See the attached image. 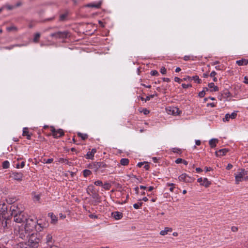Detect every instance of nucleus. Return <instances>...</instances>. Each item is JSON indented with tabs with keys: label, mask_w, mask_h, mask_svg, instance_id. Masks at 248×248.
<instances>
[{
	"label": "nucleus",
	"mask_w": 248,
	"mask_h": 248,
	"mask_svg": "<svg viewBox=\"0 0 248 248\" xmlns=\"http://www.w3.org/2000/svg\"><path fill=\"white\" fill-rule=\"evenodd\" d=\"M174 80L175 82L178 83H180L183 80L182 79H181L178 77H175Z\"/></svg>",
	"instance_id": "nucleus-54"
},
{
	"label": "nucleus",
	"mask_w": 248,
	"mask_h": 248,
	"mask_svg": "<svg viewBox=\"0 0 248 248\" xmlns=\"http://www.w3.org/2000/svg\"><path fill=\"white\" fill-rule=\"evenodd\" d=\"M50 131L54 138L58 139L64 135V131L62 129H56L54 126L50 127Z\"/></svg>",
	"instance_id": "nucleus-6"
},
{
	"label": "nucleus",
	"mask_w": 248,
	"mask_h": 248,
	"mask_svg": "<svg viewBox=\"0 0 248 248\" xmlns=\"http://www.w3.org/2000/svg\"><path fill=\"white\" fill-rule=\"evenodd\" d=\"M172 151L174 153H178L180 152V149H179V148H174L172 149Z\"/></svg>",
	"instance_id": "nucleus-59"
},
{
	"label": "nucleus",
	"mask_w": 248,
	"mask_h": 248,
	"mask_svg": "<svg viewBox=\"0 0 248 248\" xmlns=\"http://www.w3.org/2000/svg\"><path fill=\"white\" fill-rule=\"evenodd\" d=\"M32 133H30L28 127H24L23 129L22 135L23 136H26L28 140H31Z\"/></svg>",
	"instance_id": "nucleus-15"
},
{
	"label": "nucleus",
	"mask_w": 248,
	"mask_h": 248,
	"mask_svg": "<svg viewBox=\"0 0 248 248\" xmlns=\"http://www.w3.org/2000/svg\"><path fill=\"white\" fill-rule=\"evenodd\" d=\"M58 162L59 163H64L65 164H69V163L68 160L66 158H60L58 159Z\"/></svg>",
	"instance_id": "nucleus-32"
},
{
	"label": "nucleus",
	"mask_w": 248,
	"mask_h": 248,
	"mask_svg": "<svg viewBox=\"0 0 248 248\" xmlns=\"http://www.w3.org/2000/svg\"><path fill=\"white\" fill-rule=\"evenodd\" d=\"M98 170L99 169L106 168L107 167V164L103 162H98Z\"/></svg>",
	"instance_id": "nucleus-29"
},
{
	"label": "nucleus",
	"mask_w": 248,
	"mask_h": 248,
	"mask_svg": "<svg viewBox=\"0 0 248 248\" xmlns=\"http://www.w3.org/2000/svg\"><path fill=\"white\" fill-rule=\"evenodd\" d=\"M32 233L23 226V224L18 226V228H16L15 229V233L22 239H27Z\"/></svg>",
	"instance_id": "nucleus-2"
},
{
	"label": "nucleus",
	"mask_w": 248,
	"mask_h": 248,
	"mask_svg": "<svg viewBox=\"0 0 248 248\" xmlns=\"http://www.w3.org/2000/svg\"><path fill=\"white\" fill-rule=\"evenodd\" d=\"M92 197L93 199L96 200V201L98 202H100L101 200V197L99 196V195L96 193V192H94L92 194Z\"/></svg>",
	"instance_id": "nucleus-25"
},
{
	"label": "nucleus",
	"mask_w": 248,
	"mask_h": 248,
	"mask_svg": "<svg viewBox=\"0 0 248 248\" xmlns=\"http://www.w3.org/2000/svg\"><path fill=\"white\" fill-rule=\"evenodd\" d=\"M102 1L101 0L97 3H91L87 4L86 6L88 7L99 8L102 4Z\"/></svg>",
	"instance_id": "nucleus-18"
},
{
	"label": "nucleus",
	"mask_w": 248,
	"mask_h": 248,
	"mask_svg": "<svg viewBox=\"0 0 248 248\" xmlns=\"http://www.w3.org/2000/svg\"><path fill=\"white\" fill-rule=\"evenodd\" d=\"M94 184L97 186H102L103 183L100 180H97L94 182Z\"/></svg>",
	"instance_id": "nucleus-49"
},
{
	"label": "nucleus",
	"mask_w": 248,
	"mask_h": 248,
	"mask_svg": "<svg viewBox=\"0 0 248 248\" xmlns=\"http://www.w3.org/2000/svg\"><path fill=\"white\" fill-rule=\"evenodd\" d=\"M196 57H194L193 56H185L184 57V60L186 61H189L190 60L192 61H194L195 60Z\"/></svg>",
	"instance_id": "nucleus-35"
},
{
	"label": "nucleus",
	"mask_w": 248,
	"mask_h": 248,
	"mask_svg": "<svg viewBox=\"0 0 248 248\" xmlns=\"http://www.w3.org/2000/svg\"><path fill=\"white\" fill-rule=\"evenodd\" d=\"M48 216L51 218V223L55 224L57 222L58 217L53 213H48Z\"/></svg>",
	"instance_id": "nucleus-17"
},
{
	"label": "nucleus",
	"mask_w": 248,
	"mask_h": 248,
	"mask_svg": "<svg viewBox=\"0 0 248 248\" xmlns=\"http://www.w3.org/2000/svg\"><path fill=\"white\" fill-rule=\"evenodd\" d=\"M92 174V172L89 170H84L83 171V175L84 177H87Z\"/></svg>",
	"instance_id": "nucleus-31"
},
{
	"label": "nucleus",
	"mask_w": 248,
	"mask_h": 248,
	"mask_svg": "<svg viewBox=\"0 0 248 248\" xmlns=\"http://www.w3.org/2000/svg\"><path fill=\"white\" fill-rule=\"evenodd\" d=\"M67 16V15L66 14H63L61 15L60 16V21L64 20L66 18Z\"/></svg>",
	"instance_id": "nucleus-48"
},
{
	"label": "nucleus",
	"mask_w": 248,
	"mask_h": 248,
	"mask_svg": "<svg viewBox=\"0 0 248 248\" xmlns=\"http://www.w3.org/2000/svg\"><path fill=\"white\" fill-rule=\"evenodd\" d=\"M34 198L35 200L38 201L40 199V196L39 195H36L34 196Z\"/></svg>",
	"instance_id": "nucleus-62"
},
{
	"label": "nucleus",
	"mask_w": 248,
	"mask_h": 248,
	"mask_svg": "<svg viewBox=\"0 0 248 248\" xmlns=\"http://www.w3.org/2000/svg\"><path fill=\"white\" fill-rule=\"evenodd\" d=\"M218 142V140L217 139H212L209 140V144L210 147L213 148L216 146V144Z\"/></svg>",
	"instance_id": "nucleus-21"
},
{
	"label": "nucleus",
	"mask_w": 248,
	"mask_h": 248,
	"mask_svg": "<svg viewBox=\"0 0 248 248\" xmlns=\"http://www.w3.org/2000/svg\"><path fill=\"white\" fill-rule=\"evenodd\" d=\"M36 233L32 232L28 238V245L32 248H36L38 246L40 239L37 237Z\"/></svg>",
	"instance_id": "nucleus-4"
},
{
	"label": "nucleus",
	"mask_w": 248,
	"mask_h": 248,
	"mask_svg": "<svg viewBox=\"0 0 248 248\" xmlns=\"http://www.w3.org/2000/svg\"><path fill=\"white\" fill-rule=\"evenodd\" d=\"M182 87L184 89H187V88H188L189 87H192L191 84H185V83H183L182 84Z\"/></svg>",
	"instance_id": "nucleus-53"
},
{
	"label": "nucleus",
	"mask_w": 248,
	"mask_h": 248,
	"mask_svg": "<svg viewBox=\"0 0 248 248\" xmlns=\"http://www.w3.org/2000/svg\"><path fill=\"white\" fill-rule=\"evenodd\" d=\"M25 221L26 223L23 226L31 232H33L35 228L38 231H41L44 227L41 223L38 222L39 220H37L36 218H26Z\"/></svg>",
	"instance_id": "nucleus-1"
},
{
	"label": "nucleus",
	"mask_w": 248,
	"mask_h": 248,
	"mask_svg": "<svg viewBox=\"0 0 248 248\" xmlns=\"http://www.w3.org/2000/svg\"><path fill=\"white\" fill-rule=\"evenodd\" d=\"M180 181L184 182L186 183H191L194 182L195 179L192 177L189 176L186 173H183L178 177Z\"/></svg>",
	"instance_id": "nucleus-8"
},
{
	"label": "nucleus",
	"mask_w": 248,
	"mask_h": 248,
	"mask_svg": "<svg viewBox=\"0 0 248 248\" xmlns=\"http://www.w3.org/2000/svg\"><path fill=\"white\" fill-rule=\"evenodd\" d=\"M67 31H58L56 32L52 33L50 34V36L52 37H55L56 38H62L64 39L67 36Z\"/></svg>",
	"instance_id": "nucleus-10"
},
{
	"label": "nucleus",
	"mask_w": 248,
	"mask_h": 248,
	"mask_svg": "<svg viewBox=\"0 0 248 248\" xmlns=\"http://www.w3.org/2000/svg\"><path fill=\"white\" fill-rule=\"evenodd\" d=\"M217 75V73L215 71H213L210 74V76L212 78L215 77Z\"/></svg>",
	"instance_id": "nucleus-60"
},
{
	"label": "nucleus",
	"mask_w": 248,
	"mask_h": 248,
	"mask_svg": "<svg viewBox=\"0 0 248 248\" xmlns=\"http://www.w3.org/2000/svg\"><path fill=\"white\" fill-rule=\"evenodd\" d=\"M142 202H138L137 203H135L133 204V207L135 209H138L140 208V207L142 206Z\"/></svg>",
	"instance_id": "nucleus-40"
},
{
	"label": "nucleus",
	"mask_w": 248,
	"mask_h": 248,
	"mask_svg": "<svg viewBox=\"0 0 248 248\" xmlns=\"http://www.w3.org/2000/svg\"><path fill=\"white\" fill-rule=\"evenodd\" d=\"M25 166V162L22 161L20 163H18L16 164V168L17 169L23 168Z\"/></svg>",
	"instance_id": "nucleus-42"
},
{
	"label": "nucleus",
	"mask_w": 248,
	"mask_h": 248,
	"mask_svg": "<svg viewBox=\"0 0 248 248\" xmlns=\"http://www.w3.org/2000/svg\"><path fill=\"white\" fill-rule=\"evenodd\" d=\"M22 5V2L21 1L17 2L15 6V8L21 6Z\"/></svg>",
	"instance_id": "nucleus-57"
},
{
	"label": "nucleus",
	"mask_w": 248,
	"mask_h": 248,
	"mask_svg": "<svg viewBox=\"0 0 248 248\" xmlns=\"http://www.w3.org/2000/svg\"><path fill=\"white\" fill-rule=\"evenodd\" d=\"M102 186L106 190H109L111 187V185L109 183L106 182L102 185Z\"/></svg>",
	"instance_id": "nucleus-38"
},
{
	"label": "nucleus",
	"mask_w": 248,
	"mask_h": 248,
	"mask_svg": "<svg viewBox=\"0 0 248 248\" xmlns=\"http://www.w3.org/2000/svg\"><path fill=\"white\" fill-rule=\"evenodd\" d=\"M14 205L11 206L10 209L12 211V214L14 216V220L17 223H21L26 220L27 218L24 215V213L20 211L18 213H16V208Z\"/></svg>",
	"instance_id": "nucleus-3"
},
{
	"label": "nucleus",
	"mask_w": 248,
	"mask_h": 248,
	"mask_svg": "<svg viewBox=\"0 0 248 248\" xmlns=\"http://www.w3.org/2000/svg\"><path fill=\"white\" fill-rule=\"evenodd\" d=\"M55 240L53 238L52 233H46L45 238L42 240L41 243L45 246L49 247L54 244Z\"/></svg>",
	"instance_id": "nucleus-5"
},
{
	"label": "nucleus",
	"mask_w": 248,
	"mask_h": 248,
	"mask_svg": "<svg viewBox=\"0 0 248 248\" xmlns=\"http://www.w3.org/2000/svg\"><path fill=\"white\" fill-rule=\"evenodd\" d=\"M89 217L90 218H94V219H96L98 218V217L97 215H94V214H90L89 215Z\"/></svg>",
	"instance_id": "nucleus-55"
},
{
	"label": "nucleus",
	"mask_w": 248,
	"mask_h": 248,
	"mask_svg": "<svg viewBox=\"0 0 248 248\" xmlns=\"http://www.w3.org/2000/svg\"><path fill=\"white\" fill-rule=\"evenodd\" d=\"M162 80H163V81L164 82H170V79L169 78H162Z\"/></svg>",
	"instance_id": "nucleus-63"
},
{
	"label": "nucleus",
	"mask_w": 248,
	"mask_h": 248,
	"mask_svg": "<svg viewBox=\"0 0 248 248\" xmlns=\"http://www.w3.org/2000/svg\"><path fill=\"white\" fill-rule=\"evenodd\" d=\"M167 186H170V188L169 190L171 192H173V190H174V185L175 184H173V183H167Z\"/></svg>",
	"instance_id": "nucleus-43"
},
{
	"label": "nucleus",
	"mask_w": 248,
	"mask_h": 248,
	"mask_svg": "<svg viewBox=\"0 0 248 248\" xmlns=\"http://www.w3.org/2000/svg\"><path fill=\"white\" fill-rule=\"evenodd\" d=\"M151 75L153 76H156L159 75V73L156 70H153L151 72Z\"/></svg>",
	"instance_id": "nucleus-50"
},
{
	"label": "nucleus",
	"mask_w": 248,
	"mask_h": 248,
	"mask_svg": "<svg viewBox=\"0 0 248 248\" xmlns=\"http://www.w3.org/2000/svg\"><path fill=\"white\" fill-rule=\"evenodd\" d=\"M222 95L223 96V97L224 98H228L229 97H231L232 94L230 93V92H229L228 91H226L223 92V93L222 94Z\"/></svg>",
	"instance_id": "nucleus-39"
},
{
	"label": "nucleus",
	"mask_w": 248,
	"mask_h": 248,
	"mask_svg": "<svg viewBox=\"0 0 248 248\" xmlns=\"http://www.w3.org/2000/svg\"><path fill=\"white\" fill-rule=\"evenodd\" d=\"M2 168L3 169H8L10 166V163L8 161L6 160L2 163Z\"/></svg>",
	"instance_id": "nucleus-37"
},
{
	"label": "nucleus",
	"mask_w": 248,
	"mask_h": 248,
	"mask_svg": "<svg viewBox=\"0 0 248 248\" xmlns=\"http://www.w3.org/2000/svg\"><path fill=\"white\" fill-rule=\"evenodd\" d=\"M237 116V111H234L232 114L227 113L225 115V118L223 119L224 122H228L230 119H234Z\"/></svg>",
	"instance_id": "nucleus-11"
},
{
	"label": "nucleus",
	"mask_w": 248,
	"mask_h": 248,
	"mask_svg": "<svg viewBox=\"0 0 248 248\" xmlns=\"http://www.w3.org/2000/svg\"><path fill=\"white\" fill-rule=\"evenodd\" d=\"M172 114H174V115H176L177 114H178V111H179V109L177 108H172ZM170 111H171V110H170Z\"/></svg>",
	"instance_id": "nucleus-46"
},
{
	"label": "nucleus",
	"mask_w": 248,
	"mask_h": 248,
	"mask_svg": "<svg viewBox=\"0 0 248 248\" xmlns=\"http://www.w3.org/2000/svg\"><path fill=\"white\" fill-rule=\"evenodd\" d=\"M205 94V91L202 90V91L200 92L199 93V96L201 98H202L204 96Z\"/></svg>",
	"instance_id": "nucleus-51"
},
{
	"label": "nucleus",
	"mask_w": 248,
	"mask_h": 248,
	"mask_svg": "<svg viewBox=\"0 0 248 248\" xmlns=\"http://www.w3.org/2000/svg\"><path fill=\"white\" fill-rule=\"evenodd\" d=\"M77 135L78 137L81 138V139L84 140H86L88 137V136L87 134H83L80 132L78 133Z\"/></svg>",
	"instance_id": "nucleus-27"
},
{
	"label": "nucleus",
	"mask_w": 248,
	"mask_h": 248,
	"mask_svg": "<svg viewBox=\"0 0 248 248\" xmlns=\"http://www.w3.org/2000/svg\"><path fill=\"white\" fill-rule=\"evenodd\" d=\"M248 174V171L245 169H242L238 174L235 176V179L236 184H239L244 180V178Z\"/></svg>",
	"instance_id": "nucleus-7"
},
{
	"label": "nucleus",
	"mask_w": 248,
	"mask_h": 248,
	"mask_svg": "<svg viewBox=\"0 0 248 248\" xmlns=\"http://www.w3.org/2000/svg\"><path fill=\"white\" fill-rule=\"evenodd\" d=\"M4 8H6L8 10H12L14 9L15 8L14 5H11L9 4H6L4 6Z\"/></svg>",
	"instance_id": "nucleus-44"
},
{
	"label": "nucleus",
	"mask_w": 248,
	"mask_h": 248,
	"mask_svg": "<svg viewBox=\"0 0 248 248\" xmlns=\"http://www.w3.org/2000/svg\"><path fill=\"white\" fill-rule=\"evenodd\" d=\"M208 86L210 89L211 92H216L218 91V88L217 86H215L214 83H209Z\"/></svg>",
	"instance_id": "nucleus-20"
},
{
	"label": "nucleus",
	"mask_w": 248,
	"mask_h": 248,
	"mask_svg": "<svg viewBox=\"0 0 248 248\" xmlns=\"http://www.w3.org/2000/svg\"><path fill=\"white\" fill-rule=\"evenodd\" d=\"M17 28L15 26H11V27H8L7 28V30L8 31H17Z\"/></svg>",
	"instance_id": "nucleus-45"
},
{
	"label": "nucleus",
	"mask_w": 248,
	"mask_h": 248,
	"mask_svg": "<svg viewBox=\"0 0 248 248\" xmlns=\"http://www.w3.org/2000/svg\"><path fill=\"white\" fill-rule=\"evenodd\" d=\"M143 113L145 115H147L149 113V111L147 108H144L142 110Z\"/></svg>",
	"instance_id": "nucleus-61"
},
{
	"label": "nucleus",
	"mask_w": 248,
	"mask_h": 248,
	"mask_svg": "<svg viewBox=\"0 0 248 248\" xmlns=\"http://www.w3.org/2000/svg\"><path fill=\"white\" fill-rule=\"evenodd\" d=\"M129 161L127 158H122L120 160V163L122 165L126 166L129 164Z\"/></svg>",
	"instance_id": "nucleus-26"
},
{
	"label": "nucleus",
	"mask_w": 248,
	"mask_h": 248,
	"mask_svg": "<svg viewBox=\"0 0 248 248\" xmlns=\"http://www.w3.org/2000/svg\"><path fill=\"white\" fill-rule=\"evenodd\" d=\"M182 79H183V80H185V81H186V80L191 81L192 80V77H191L190 76H187V77H186V78H184Z\"/></svg>",
	"instance_id": "nucleus-56"
},
{
	"label": "nucleus",
	"mask_w": 248,
	"mask_h": 248,
	"mask_svg": "<svg viewBox=\"0 0 248 248\" xmlns=\"http://www.w3.org/2000/svg\"><path fill=\"white\" fill-rule=\"evenodd\" d=\"M111 216L116 220H119L122 218L123 213L120 212L115 211L111 213Z\"/></svg>",
	"instance_id": "nucleus-16"
},
{
	"label": "nucleus",
	"mask_w": 248,
	"mask_h": 248,
	"mask_svg": "<svg viewBox=\"0 0 248 248\" xmlns=\"http://www.w3.org/2000/svg\"><path fill=\"white\" fill-rule=\"evenodd\" d=\"M44 248H59L58 246L55 245L54 244L50 246L49 247L48 246H45Z\"/></svg>",
	"instance_id": "nucleus-58"
},
{
	"label": "nucleus",
	"mask_w": 248,
	"mask_h": 248,
	"mask_svg": "<svg viewBox=\"0 0 248 248\" xmlns=\"http://www.w3.org/2000/svg\"><path fill=\"white\" fill-rule=\"evenodd\" d=\"M192 80H194V81L197 83H201L202 82V80L199 78V77L197 75L192 77Z\"/></svg>",
	"instance_id": "nucleus-34"
},
{
	"label": "nucleus",
	"mask_w": 248,
	"mask_h": 248,
	"mask_svg": "<svg viewBox=\"0 0 248 248\" xmlns=\"http://www.w3.org/2000/svg\"><path fill=\"white\" fill-rule=\"evenodd\" d=\"M175 162L176 163V164H179V163H183V164H184L185 165H187L188 164V162L184 159H183L182 158H177Z\"/></svg>",
	"instance_id": "nucleus-28"
},
{
	"label": "nucleus",
	"mask_w": 248,
	"mask_h": 248,
	"mask_svg": "<svg viewBox=\"0 0 248 248\" xmlns=\"http://www.w3.org/2000/svg\"><path fill=\"white\" fill-rule=\"evenodd\" d=\"M236 63L239 66L246 65L248 64V60L245 59H242L237 61Z\"/></svg>",
	"instance_id": "nucleus-19"
},
{
	"label": "nucleus",
	"mask_w": 248,
	"mask_h": 248,
	"mask_svg": "<svg viewBox=\"0 0 248 248\" xmlns=\"http://www.w3.org/2000/svg\"><path fill=\"white\" fill-rule=\"evenodd\" d=\"M53 161V158H48L47 159H44L43 160V162L44 163H46V164L51 163Z\"/></svg>",
	"instance_id": "nucleus-47"
},
{
	"label": "nucleus",
	"mask_w": 248,
	"mask_h": 248,
	"mask_svg": "<svg viewBox=\"0 0 248 248\" xmlns=\"http://www.w3.org/2000/svg\"><path fill=\"white\" fill-rule=\"evenodd\" d=\"M94 188V187L93 186V185L89 186L87 189V193L88 194H89V191H90V192H91L93 194V193H94L93 192Z\"/></svg>",
	"instance_id": "nucleus-41"
},
{
	"label": "nucleus",
	"mask_w": 248,
	"mask_h": 248,
	"mask_svg": "<svg viewBox=\"0 0 248 248\" xmlns=\"http://www.w3.org/2000/svg\"><path fill=\"white\" fill-rule=\"evenodd\" d=\"M85 157L86 159H93L94 155L89 151L87 152V154L85 155Z\"/></svg>",
	"instance_id": "nucleus-33"
},
{
	"label": "nucleus",
	"mask_w": 248,
	"mask_h": 248,
	"mask_svg": "<svg viewBox=\"0 0 248 248\" xmlns=\"http://www.w3.org/2000/svg\"><path fill=\"white\" fill-rule=\"evenodd\" d=\"M232 168V165L231 164H229L226 167V169L229 170Z\"/></svg>",
	"instance_id": "nucleus-64"
},
{
	"label": "nucleus",
	"mask_w": 248,
	"mask_h": 248,
	"mask_svg": "<svg viewBox=\"0 0 248 248\" xmlns=\"http://www.w3.org/2000/svg\"><path fill=\"white\" fill-rule=\"evenodd\" d=\"M10 220L6 218H0V227L5 229L7 227L8 224L10 222Z\"/></svg>",
	"instance_id": "nucleus-12"
},
{
	"label": "nucleus",
	"mask_w": 248,
	"mask_h": 248,
	"mask_svg": "<svg viewBox=\"0 0 248 248\" xmlns=\"http://www.w3.org/2000/svg\"><path fill=\"white\" fill-rule=\"evenodd\" d=\"M40 36H41V34H40V33H39V32L36 33L34 34V38L33 39V42L37 43L38 42V41H39V38L40 37Z\"/></svg>",
	"instance_id": "nucleus-30"
},
{
	"label": "nucleus",
	"mask_w": 248,
	"mask_h": 248,
	"mask_svg": "<svg viewBox=\"0 0 248 248\" xmlns=\"http://www.w3.org/2000/svg\"><path fill=\"white\" fill-rule=\"evenodd\" d=\"M228 151L229 149L223 148L216 151L215 154L217 156H221L225 155Z\"/></svg>",
	"instance_id": "nucleus-14"
},
{
	"label": "nucleus",
	"mask_w": 248,
	"mask_h": 248,
	"mask_svg": "<svg viewBox=\"0 0 248 248\" xmlns=\"http://www.w3.org/2000/svg\"><path fill=\"white\" fill-rule=\"evenodd\" d=\"M98 162H93L88 165V168L93 170L94 172H97L98 170Z\"/></svg>",
	"instance_id": "nucleus-13"
},
{
	"label": "nucleus",
	"mask_w": 248,
	"mask_h": 248,
	"mask_svg": "<svg viewBox=\"0 0 248 248\" xmlns=\"http://www.w3.org/2000/svg\"><path fill=\"white\" fill-rule=\"evenodd\" d=\"M211 183L208 180L207 178H204L203 179L202 183H201V185L204 186L205 187H209Z\"/></svg>",
	"instance_id": "nucleus-23"
},
{
	"label": "nucleus",
	"mask_w": 248,
	"mask_h": 248,
	"mask_svg": "<svg viewBox=\"0 0 248 248\" xmlns=\"http://www.w3.org/2000/svg\"><path fill=\"white\" fill-rule=\"evenodd\" d=\"M157 93H155L154 94H151L150 95L147 96L145 98L142 96H139V98L142 100V101H145V102H147V101H149L150 100L151 98H154L155 96H157Z\"/></svg>",
	"instance_id": "nucleus-24"
},
{
	"label": "nucleus",
	"mask_w": 248,
	"mask_h": 248,
	"mask_svg": "<svg viewBox=\"0 0 248 248\" xmlns=\"http://www.w3.org/2000/svg\"><path fill=\"white\" fill-rule=\"evenodd\" d=\"M23 176V174L21 172L12 171L9 176L15 180L20 182L22 181Z\"/></svg>",
	"instance_id": "nucleus-9"
},
{
	"label": "nucleus",
	"mask_w": 248,
	"mask_h": 248,
	"mask_svg": "<svg viewBox=\"0 0 248 248\" xmlns=\"http://www.w3.org/2000/svg\"><path fill=\"white\" fill-rule=\"evenodd\" d=\"M23 46V45H11L10 46H5L3 48L5 49L10 50V49H13L14 47H15L16 46Z\"/></svg>",
	"instance_id": "nucleus-36"
},
{
	"label": "nucleus",
	"mask_w": 248,
	"mask_h": 248,
	"mask_svg": "<svg viewBox=\"0 0 248 248\" xmlns=\"http://www.w3.org/2000/svg\"><path fill=\"white\" fill-rule=\"evenodd\" d=\"M160 72L162 74L165 75L166 74L167 70L164 67H162L160 69Z\"/></svg>",
	"instance_id": "nucleus-52"
},
{
	"label": "nucleus",
	"mask_w": 248,
	"mask_h": 248,
	"mask_svg": "<svg viewBox=\"0 0 248 248\" xmlns=\"http://www.w3.org/2000/svg\"><path fill=\"white\" fill-rule=\"evenodd\" d=\"M172 231V229L171 228L166 227L165 228L164 230H162L160 232V234L161 235H166L168 232H171Z\"/></svg>",
	"instance_id": "nucleus-22"
}]
</instances>
